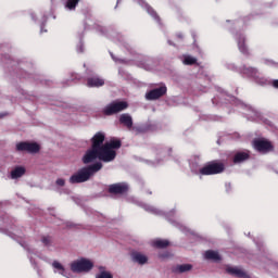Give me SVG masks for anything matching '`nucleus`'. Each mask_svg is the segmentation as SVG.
<instances>
[{
    "label": "nucleus",
    "mask_w": 278,
    "mask_h": 278,
    "mask_svg": "<svg viewBox=\"0 0 278 278\" xmlns=\"http://www.w3.org/2000/svg\"><path fill=\"white\" fill-rule=\"evenodd\" d=\"M151 16H153V18H155V21H160V15H157V13L155 11H152Z\"/></svg>",
    "instance_id": "obj_29"
},
{
    "label": "nucleus",
    "mask_w": 278,
    "mask_h": 278,
    "mask_svg": "<svg viewBox=\"0 0 278 278\" xmlns=\"http://www.w3.org/2000/svg\"><path fill=\"white\" fill-rule=\"evenodd\" d=\"M226 270L229 275H232L233 277L250 278L249 275L244 273V270L238 267H228Z\"/></svg>",
    "instance_id": "obj_15"
},
{
    "label": "nucleus",
    "mask_w": 278,
    "mask_h": 278,
    "mask_svg": "<svg viewBox=\"0 0 278 278\" xmlns=\"http://www.w3.org/2000/svg\"><path fill=\"white\" fill-rule=\"evenodd\" d=\"M184 64H186V66H192L197 64V58L186 55L184 59Z\"/></svg>",
    "instance_id": "obj_23"
},
{
    "label": "nucleus",
    "mask_w": 278,
    "mask_h": 278,
    "mask_svg": "<svg viewBox=\"0 0 278 278\" xmlns=\"http://www.w3.org/2000/svg\"><path fill=\"white\" fill-rule=\"evenodd\" d=\"M78 53H84V43H79Z\"/></svg>",
    "instance_id": "obj_30"
},
{
    "label": "nucleus",
    "mask_w": 278,
    "mask_h": 278,
    "mask_svg": "<svg viewBox=\"0 0 278 278\" xmlns=\"http://www.w3.org/2000/svg\"><path fill=\"white\" fill-rule=\"evenodd\" d=\"M81 0H67L66 3H65V8L67 10H76L77 5H79V2Z\"/></svg>",
    "instance_id": "obj_22"
},
{
    "label": "nucleus",
    "mask_w": 278,
    "mask_h": 278,
    "mask_svg": "<svg viewBox=\"0 0 278 278\" xmlns=\"http://www.w3.org/2000/svg\"><path fill=\"white\" fill-rule=\"evenodd\" d=\"M103 168L102 162H97L89 166H85L77 170V173L73 174L70 177V184H85V181H89L90 177L94 175V173H99Z\"/></svg>",
    "instance_id": "obj_1"
},
{
    "label": "nucleus",
    "mask_w": 278,
    "mask_h": 278,
    "mask_svg": "<svg viewBox=\"0 0 278 278\" xmlns=\"http://www.w3.org/2000/svg\"><path fill=\"white\" fill-rule=\"evenodd\" d=\"M138 136V134H144V128L142 126H132L131 130Z\"/></svg>",
    "instance_id": "obj_26"
},
{
    "label": "nucleus",
    "mask_w": 278,
    "mask_h": 278,
    "mask_svg": "<svg viewBox=\"0 0 278 278\" xmlns=\"http://www.w3.org/2000/svg\"><path fill=\"white\" fill-rule=\"evenodd\" d=\"M251 157L249 152H237L233 156L235 164H242V162H247Z\"/></svg>",
    "instance_id": "obj_16"
},
{
    "label": "nucleus",
    "mask_w": 278,
    "mask_h": 278,
    "mask_svg": "<svg viewBox=\"0 0 278 278\" xmlns=\"http://www.w3.org/2000/svg\"><path fill=\"white\" fill-rule=\"evenodd\" d=\"M65 185H66V180H64L63 178L56 179V186L64 187Z\"/></svg>",
    "instance_id": "obj_28"
},
{
    "label": "nucleus",
    "mask_w": 278,
    "mask_h": 278,
    "mask_svg": "<svg viewBox=\"0 0 278 278\" xmlns=\"http://www.w3.org/2000/svg\"><path fill=\"white\" fill-rule=\"evenodd\" d=\"M166 92H168V88H166V85H162L159 88L148 91L146 93V99L148 101H157V99H162Z\"/></svg>",
    "instance_id": "obj_9"
},
{
    "label": "nucleus",
    "mask_w": 278,
    "mask_h": 278,
    "mask_svg": "<svg viewBox=\"0 0 278 278\" xmlns=\"http://www.w3.org/2000/svg\"><path fill=\"white\" fill-rule=\"evenodd\" d=\"M127 108H129V104L126 101H113L102 110V114L104 116H114V114H118L127 110Z\"/></svg>",
    "instance_id": "obj_5"
},
{
    "label": "nucleus",
    "mask_w": 278,
    "mask_h": 278,
    "mask_svg": "<svg viewBox=\"0 0 278 278\" xmlns=\"http://www.w3.org/2000/svg\"><path fill=\"white\" fill-rule=\"evenodd\" d=\"M94 264L87 258H80L78 261H74L71 264L72 273H90V270H92Z\"/></svg>",
    "instance_id": "obj_6"
},
{
    "label": "nucleus",
    "mask_w": 278,
    "mask_h": 278,
    "mask_svg": "<svg viewBox=\"0 0 278 278\" xmlns=\"http://www.w3.org/2000/svg\"><path fill=\"white\" fill-rule=\"evenodd\" d=\"M94 160H100V162H114L116 160V150L110 149L105 143L104 146L94 152L93 155L89 156L87 160H83L85 164H92Z\"/></svg>",
    "instance_id": "obj_2"
},
{
    "label": "nucleus",
    "mask_w": 278,
    "mask_h": 278,
    "mask_svg": "<svg viewBox=\"0 0 278 278\" xmlns=\"http://www.w3.org/2000/svg\"><path fill=\"white\" fill-rule=\"evenodd\" d=\"M3 116H8V113H0V118H3Z\"/></svg>",
    "instance_id": "obj_32"
},
{
    "label": "nucleus",
    "mask_w": 278,
    "mask_h": 278,
    "mask_svg": "<svg viewBox=\"0 0 278 278\" xmlns=\"http://www.w3.org/2000/svg\"><path fill=\"white\" fill-rule=\"evenodd\" d=\"M271 86L278 89V79L273 80Z\"/></svg>",
    "instance_id": "obj_31"
},
{
    "label": "nucleus",
    "mask_w": 278,
    "mask_h": 278,
    "mask_svg": "<svg viewBox=\"0 0 278 278\" xmlns=\"http://www.w3.org/2000/svg\"><path fill=\"white\" fill-rule=\"evenodd\" d=\"M104 144H106L111 149V151H114V149H121V147H123V142L121 141V139H111Z\"/></svg>",
    "instance_id": "obj_19"
},
{
    "label": "nucleus",
    "mask_w": 278,
    "mask_h": 278,
    "mask_svg": "<svg viewBox=\"0 0 278 278\" xmlns=\"http://www.w3.org/2000/svg\"><path fill=\"white\" fill-rule=\"evenodd\" d=\"M205 260H212L213 262H220V254L214 250H207L204 254Z\"/></svg>",
    "instance_id": "obj_18"
},
{
    "label": "nucleus",
    "mask_w": 278,
    "mask_h": 278,
    "mask_svg": "<svg viewBox=\"0 0 278 278\" xmlns=\"http://www.w3.org/2000/svg\"><path fill=\"white\" fill-rule=\"evenodd\" d=\"M152 247H154V249H168V247H170V241L166 239H155L152 242Z\"/></svg>",
    "instance_id": "obj_17"
},
{
    "label": "nucleus",
    "mask_w": 278,
    "mask_h": 278,
    "mask_svg": "<svg viewBox=\"0 0 278 278\" xmlns=\"http://www.w3.org/2000/svg\"><path fill=\"white\" fill-rule=\"evenodd\" d=\"M253 146L258 153H270L275 151V146H273V142L265 139L254 140Z\"/></svg>",
    "instance_id": "obj_8"
},
{
    "label": "nucleus",
    "mask_w": 278,
    "mask_h": 278,
    "mask_svg": "<svg viewBox=\"0 0 278 278\" xmlns=\"http://www.w3.org/2000/svg\"><path fill=\"white\" fill-rule=\"evenodd\" d=\"M119 123L121 125H124V127H126V129H128V131H131L132 127H134V118L131 117V115L124 113L119 116Z\"/></svg>",
    "instance_id": "obj_12"
},
{
    "label": "nucleus",
    "mask_w": 278,
    "mask_h": 278,
    "mask_svg": "<svg viewBox=\"0 0 278 278\" xmlns=\"http://www.w3.org/2000/svg\"><path fill=\"white\" fill-rule=\"evenodd\" d=\"M88 88H101V86H105V80L100 77H90L87 79Z\"/></svg>",
    "instance_id": "obj_13"
},
{
    "label": "nucleus",
    "mask_w": 278,
    "mask_h": 278,
    "mask_svg": "<svg viewBox=\"0 0 278 278\" xmlns=\"http://www.w3.org/2000/svg\"><path fill=\"white\" fill-rule=\"evenodd\" d=\"M188 270H192V266L190 264H182V265H177L173 269V273H188Z\"/></svg>",
    "instance_id": "obj_21"
},
{
    "label": "nucleus",
    "mask_w": 278,
    "mask_h": 278,
    "mask_svg": "<svg viewBox=\"0 0 278 278\" xmlns=\"http://www.w3.org/2000/svg\"><path fill=\"white\" fill-rule=\"evenodd\" d=\"M104 142H105V132L98 131L91 138V149L87 150L83 160H87L90 156H93L94 153H97L100 149H103V146H105Z\"/></svg>",
    "instance_id": "obj_3"
},
{
    "label": "nucleus",
    "mask_w": 278,
    "mask_h": 278,
    "mask_svg": "<svg viewBox=\"0 0 278 278\" xmlns=\"http://www.w3.org/2000/svg\"><path fill=\"white\" fill-rule=\"evenodd\" d=\"M23 175H25V167H15L12 172H11V178L12 179H18L21 177H23Z\"/></svg>",
    "instance_id": "obj_20"
},
{
    "label": "nucleus",
    "mask_w": 278,
    "mask_h": 278,
    "mask_svg": "<svg viewBox=\"0 0 278 278\" xmlns=\"http://www.w3.org/2000/svg\"><path fill=\"white\" fill-rule=\"evenodd\" d=\"M199 173L203 176L220 175V173H225V163L211 161L200 168Z\"/></svg>",
    "instance_id": "obj_4"
},
{
    "label": "nucleus",
    "mask_w": 278,
    "mask_h": 278,
    "mask_svg": "<svg viewBox=\"0 0 278 278\" xmlns=\"http://www.w3.org/2000/svg\"><path fill=\"white\" fill-rule=\"evenodd\" d=\"M108 192L114 197H123L129 192V185L127 182H116L109 185Z\"/></svg>",
    "instance_id": "obj_7"
},
{
    "label": "nucleus",
    "mask_w": 278,
    "mask_h": 278,
    "mask_svg": "<svg viewBox=\"0 0 278 278\" xmlns=\"http://www.w3.org/2000/svg\"><path fill=\"white\" fill-rule=\"evenodd\" d=\"M130 257L132 262H135L136 264H139L140 266H144V264L149 262V257L138 251L131 252Z\"/></svg>",
    "instance_id": "obj_11"
},
{
    "label": "nucleus",
    "mask_w": 278,
    "mask_h": 278,
    "mask_svg": "<svg viewBox=\"0 0 278 278\" xmlns=\"http://www.w3.org/2000/svg\"><path fill=\"white\" fill-rule=\"evenodd\" d=\"M41 242L43 247H51V244H53V238L51 236H42Z\"/></svg>",
    "instance_id": "obj_24"
},
{
    "label": "nucleus",
    "mask_w": 278,
    "mask_h": 278,
    "mask_svg": "<svg viewBox=\"0 0 278 278\" xmlns=\"http://www.w3.org/2000/svg\"><path fill=\"white\" fill-rule=\"evenodd\" d=\"M248 71H249L250 73H253L255 70H253V67H250V68H248Z\"/></svg>",
    "instance_id": "obj_33"
},
{
    "label": "nucleus",
    "mask_w": 278,
    "mask_h": 278,
    "mask_svg": "<svg viewBox=\"0 0 278 278\" xmlns=\"http://www.w3.org/2000/svg\"><path fill=\"white\" fill-rule=\"evenodd\" d=\"M96 278H114V276L110 271H101Z\"/></svg>",
    "instance_id": "obj_27"
},
{
    "label": "nucleus",
    "mask_w": 278,
    "mask_h": 278,
    "mask_svg": "<svg viewBox=\"0 0 278 278\" xmlns=\"http://www.w3.org/2000/svg\"><path fill=\"white\" fill-rule=\"evenodd\" d=\"M16 151H26L27 153H39L40 144L37 142L22 141L16 144Z\"/></svg>",
    "instance_id": "obj_10"
},
{
    "label": "nucleus",
    "mask_w": 278,
    "mask_h": 278,
    "mask_svg": "<svg viewBox=\"0 0 278 278\" xmlns=\"http://www.w3.org/2000/svg\"><path fill=\"white\" fill-rule=\"evenodd\" d=\"M238 49L243 55H249V47H247V38L242 35L238 38Z\"/></svg>",
    "instance_id": "obj_14"
},
{
    "label": "nucleus",
    "mask_w": 278,
    "mask_h": 278,
    "mask_svg": "<svg viewBox=\"0 0 278 278\" xmlns=\"http://www.w3.org/2000/svg\"><path fill=\"white\" fill-rule=\"evenodd\" d=\"M52 266H53V268H55L56 270L60 271V275H64L65 269H64V266H63L60 262L54 261V262L52 263Z\"/></svg>",
    "instance_id": "obj_25"
}]
</instances>
